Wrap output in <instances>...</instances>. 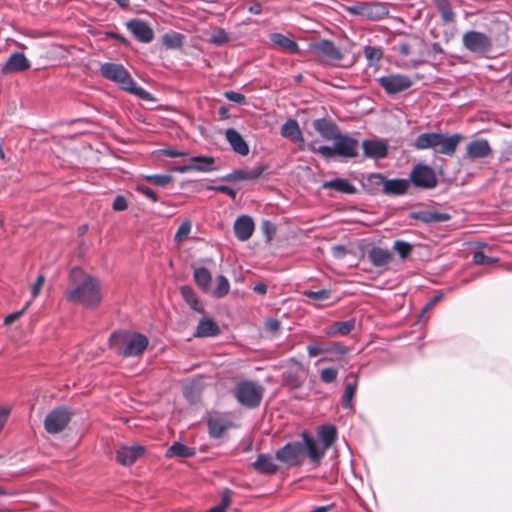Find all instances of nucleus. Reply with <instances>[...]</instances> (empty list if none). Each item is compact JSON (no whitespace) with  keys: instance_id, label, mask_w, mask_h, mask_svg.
<instances>
[{"instance_id":"obj_60","label":"nucleus","mask_w":512,"mask_h":512,"mask_svg":"<svg viewBox=\"0 0 512 512\" xmlns=\"http://www.w3.org/2000/svg\"><path fill=\"white\" fill-rule=\"evenodd\" d=\"M30 302H28L26 304V306L19 310V311H16V312H13V313H10L8 314L5 318H4V323L6 325H9V324H12L14 321H16L23 313L24 311L26 310V308L29 306Z\"/></svg>"},{"instance_id":"obj_3","label":"nucleus","mask_w":512,"mask_h":512,"mask_svg":"<svg viewBox=\"0 0 512 512\" xmlns=\"http://www.w3.org/2000/svg\"><path fill=\"white\" fill-rule=\"evenodd\" d=\"M148 343V338L145 335L130 331H116L109 338L110 347L123 357L141 355Z\"/></svg>"},{"instance_id":"obj_44","label":"nucleus","mask_w":512,"mask_h":512,"mask_svg":"<svg viewBox=\"0 0 512 512\" xmlns=\"http://www.w3.org/2000/svg\"><path fill=\"white\" fill-rule=\"evenodd\" d=\"M393 250L400 258L405 259L412 252V245L403 240H396L393 244Z\"/></svg>"},{"instance_id":"obj_53","label":"nucleus","mask_w":512,"mask_h":512,"mask_svg":"<svg viewBox=\"0 0 512 512\" xmlns=\"http://www.w3.org/2000/svg\"><path fill=\"white\" fill-rule=\"evenodd\" d=\"M307 352L309 357H317L321 354L327 353V344L315 343L307 346Z\"/></svg>"},{"instance_id":"obj_22","label":"nucleus","mask_w":512,"mask_h":512,"mask_svg":"<svg viewBox=\"0 0 512 512\" xmlns=\"http://www.w3.org/2000/svg\"><path fill=\"white\" fill-rule=\"evenodd\" d=\"M209 435L212 438H220L231 427V422L218 414L210 415L207 420Z\"/></svg>"},{"instance_id":"obj_48","label":"nucleus","mask_w":512,"mask_h":512,"mask_svg":"<svg viewBox=\"0 0 512 512\" xmlns=\"http://www.w3.org/2000/svg\"><path fill=\"white\" fill-rule=\"evenodd\" d=\"M338 370L333 367L324 368L320 371V379L323 383L329 384L336 380Z\"/></svg>"},{"instance_id":"obj_56","label":"nucleus","mask_w":512,"mask_h":512,"mask_svg":"<svg viewBox=\"0 0 512 512\" xmlns=\"http://www.w3.org/2000/svg\"><path fill=\"white\" fill-rule=\"evenodd\" d=\"M355 391L352 390V388H348L345 386V390L342 396V406L343 408L349 409L352 407V400L354 397Z\"/></svg>"},{"instance_id":"obj_26","label":"nucleus","mask_w":512,"mask_h":512,"mask_svg":"<svg viewBox=\"0 0 512 512\" xmlns=\"http://www.w3.org/2000/svg\"><path fill=\"white\" fill-rule=\"evenodd\" d=\"M281 135L294 143H304L303 134L300 130L299 124L294 119L287 120L281 126Z\"/></svg>"},{"instance_id":"obj_15","label":"nucleus","mask_w":512,"mask_h":512,"mask_svg":"<svg viewBox=\"0 0 512 512\" xmlns=\"http://www.w3.org/2000/svg\"><path fill=\"white\" fill-rule=\"evenodd\" d=\"M127 29L142 43H150L154 38L152 28L143 20L132 19L126 22Z\"/></svg>"},{"instance_id":"obj_43","label":"nucleus","mask_w":512,"mask_h":512,"mask_svg":"<svg viewBox=\"0 0 512 512\" xmlns=\"http://www.w3.org/2000/svg\"><path fill=\"white\" fill-rule=\"evenodd\" d=\"M182 35L179 33L165 34L162 37V42L167 48H179L182 45Z\"/></svg>"},{"instance_id":"obj_41","label":"nucleus","mask_w":512,"mask_h":512,"mask_svg":"<svg viewBox=\"0 0 512 512\" xmlns=\"http://www.w3.org/2000/svg\"><path fill=\"white\" fill-rule=\"evenodd\" d=\"M355 327V320L350 319L346 321H339L336 322L332 329L327 333L329 335L333 334H341V335H347L349 334Z\"/></svg>"},{"instance_id":"obj_46","label":"nucleus","mask_w":512,"mask_h":512,"mask_svg":"<svg viewBox=\"0 0 512 512\" xmlns=\"http://www.w3.org/2000/svg\"><path fill=\"white\" fill-rule=\"evenodd\" d=\"M308 148L310 151L317 152L325 158H332L334 156H337L334 144H333V146L323 145V146H319L318 148H316L313 144H309Z\"/></svg>"},{"instance_id":"obj_33","label":"nucleus","mask_w":512,"mask_h":512,"mask_svg":"<svg viewBox=\"0 0 512 512\" xmlns=\"http://www.w3.org/2000/svg\"><path fill=\"white\" fill-rule=\"evenodd\" d=\"M263 167H256L251 170H235L224 177L228 181L254 180L262 175Z\"/></svg>"},{"instance_id":"obj_34","label":"nucleus","mask_w":512,"mask_h":512,"mask_svg":"<svg viewBox=\"0 0 512 512\" xmlns=\"http://www.w3.org/2000/svg\"><path fill=\"white\" fill-rule=\"evenodd\" d=\"M193 278L198 287L205 293L210 291V283L212 280L211 273L205 267H199L194 270Z\"/></svg>"},{"instance_id":"obj_14","label":"nucleus","mask_w":512,"mask_h":512,"mask_svg":"<svg viewBox=\"0 0 512 512\" xmlns=\"http://www.w3.org/2000/svg\"><path fill=\"white\" fill-rule=\"evenodd\" d=\"M30 66L31 63L24 53L14 52L1 67V72L3 75L19 73L28 70Z\"/></svg>"},{"instance_id":"obj_36","label":"nucleus","mask_w":512,"mask_h":512,"mask_svg":"<svg viewBox=\"0 0 512 512\" xmlns=\"http://www.w3.org/2000/svg\"><path fill=\"white\" fill-rule=\"evenodd\" d=\"M271 41L291 53H297L299 50L298 44L295 41L280 33L272 34Z\"/></svg>"},{"instance_id":"obj_49","label":"nucleus","mask_w":512,"mask_h":512,"mask_svg":"<svg viewBox=\"0 0 512 512\" xmlns=\"http://www.w3.org/2000/svg\"><path fill=\"white\" fill-rule=\"evenodd\" d=\"M230 501V491L225 490L222 494L221 502L218 505L210 508L207 512H226Z\"/></svg>"},{"instance_id":"obj_59","label":"nucleus","mask_w":512,"mask_h":512,"mask_svg":"<svg viewBox=\"0 0 512 512\" xmlns=\"http://www.w3.org/2000/svg\"><path fill=\"white\" fill-rule=\"evenodd\" d=\"M112 208L115 211H124L125 209H127L126 199L123 196L118 195L113 201Z\"/></svg>"},{"instance_id":"obj_39","label":"nucleus","mask_w":512,"mask_h":512,"mask_svg":"<svg viewBox=\"0 0 512 512\" xmlns=\"http://www.w3.org/2000/svg\"><path fill=\"white\" fill-rule=\"evenodd\" d=\"M364 55L369 66L377 67L383 57V51L379 47L365 46Z\"/></svg>"},{"instance_id":"obj_57","label":"nucleus","mask_w":512,"mask_h":512,"mask_svg":"<svg viewBox=\"0 0 512 512\" xmlns=\"http://www.w3.org/2000/svg\"><path fill=\"white\" fill-rule=\"evenodd\" d=\"M44 281L45 277L42 274H40L31 288L32 300H34L39 295L41 288L44 284Z\"/></svg>"},{"instance_id":"obj_51","label":"nucleus","mask_w":512,"mask_h":512,"mask_svg":"<svg viewBox=\"0 0 512 512\" xmlns=\"http://www.w3.org/2000/svg\"><path fill=\"white\" fill-rule=\"evenodd\" d=\"M147 180L154 185L164 187L172 181V177L168 174H155L147 176Z\"/></svg>"},{"instance_id":"obj_21","label":"nucleus","mask_w":512,"mask_h":512,"mask_svg":"<svg viewBox=\"0 0 512 512\" xmlns=\"http://www.w3.org/2000/svg\"><path fill=\"white\" fill-rule=\"evenodd\" d=\"M254 222L251 217L242 215L234 222V233L238 240L247 241L253 234Z\"/></svg>"},{"instance_id":"obj_24","label":"nucleus","mask_w":512,"mask_h":512,"mask_svg":"<svg viewBox=\"0 0 512 512\" xmlns=\"http://www.w3.org/2000/svg\"><path fill=\"white\" fill-rule=\"evenodd\" d=\"M220 332V327L212 318L203 317L200 319L193 335L198 338L215 337Z\"/></svg>"},{"instance_id":"obj_12","label":"nucleus","mask_w":512,"mask_h":512,"mask_svg":"<svg viewBox=\"0 0 512 512\" xmlns=\"http://www.w3.org/2000/svg\"><path fill=\"white\" fill-rule=\"evenodd\" d=\"M463 45L472 52H485L490 48L491 42L484 33L469 31L463 36Z\"/></svg>"},{"instance_id":"obj_37","label":"nucleus","mask_w":512,"mask_h":512,"mask_svg":"<svg viewBox=\"0 0 512 512\" xmlns=\"http://www.w3.org/2000/svg\"><path fill=\"white\" fill-rule=\"evenodd\" d=\"M324 449H328L336 440L337 432L333 425H323L318 432Z\"/></svg>"},{"instance_id":"obj_40","label":"nucleus","mask_w":512,"mask_h":512,"mask_svg":"<svg viewBox=\"0 0 512 512\" xmlns=\"http://www.w3.org/2000/svg\"><path fill=\"white\" fill-rule=\"evenodd\" d=\"M230 283L224 275L216 277V287L213 289L212 294L216 298H223L229 293Z\"/></svg>"},{"instance_id":"obj_63","label":"nucleus","mask_w":512,"mask_h":512,"mask_svg":"<svg viewBox=\"0 0 512 512\" xmlns=\"http://www.w3.org/2000/svg\"><path fill=\"white\" fill-rule=\"evenodd\" d=\"M10 411H11V409L8 407H0V431L6 424L9 414H10Z\"/></svg>"},{"instance_id":"obj_19","label":"nucleus","mask_w":512,"mask_h":512,"mask_svg":"<svg viewBox=\"0 0 512 512\" xmlns=\"http://www.w3.org/2000/svg\"><path fill=\"white\" fill-rule=\"evenodd\" d=\"M312 49L316 55L328 60L339 61L343 58L340 49L330 40H322L314 44Z\"/></svg>"},{"instance_id":"obj_4","label":"nucleus","mask_w":512,"mask_h":512,"mask_svg":"<svg viewBox=\"0 0 512 512\" xmlns=\"http://www.w3.org/2000/svg\"><path fill=\"white\" fill-rule=\"evenodd\" d=\"M264 387L254 381H241L234 388V397L243 406L253 409L260 405Z\"/></svg>"},{"instance_id":"obj_6","label":"nucleus","mask_w":512,"mask_h":512,"mask_svg":"<svg viewBox=\"0 0 512 512\" xmlns=\"http://www.w3.org/2000/svg\"><path fill=\"white\" fill-rule=\"evenodd\" d=\"M410 184L423 189H432L437 185L435 171L428 165L416 164L410 172Z\"/></svg>"},{"instance_id":"obj_1","label":"nucleus","mask_w":512,"mask_h":512,"mask_svg":"<svg viewBox=\"0 0 512 512\" xmlns=\"http://www.w3.org/2000/svg\"><path fill=\"white\" fill-rule=\"evenodd\" d=\"M66 298L86 307H94L101 301L99 282L86 274L81 268H73L69 276Z\"/></svg>"},{"instance_id":"obj_28","label":"nucleus","mask_w":512,"mask_h":512,"mask_svg":"<svg viewBox=\"0 0 512 512\" xmlns=\"http://www.w3.org/2000/svg\"><path fill=\"white\" fill-rule=\"evenodd\" d=\"M369 261L375 267L389 264L393 258L392 252L381 247H373L368 252Z\"/></svg>"},{"instance_id":"obj_52","label":"nucleus","mask_w":512,"mask_h":512,"mask_svg":"<svg viewBox=\"0 0 512 512\" xmlns=\"http://www.w3.org/2000/svg\"><path fill=\"white\" fill-rule=\"evenodd\" d=\"M228 34L226 33V31L224 29H216L211 37H210V42L215 44V45H223L225 44L227 41H228Z\"/></svg>"},{"instance_id":"obj_13","label":"nucleus","mask_w":512,"mask_h":512,"mask_svg":"<svg viewBox=\"0 0 512 512\" xmlns=\"http://www.w3.org/2000/svg\"><path fill=\"white\" fill-rule=\"evenodd\" d=\"M463 140V135L456 133L453 135H447L444 133L439 134V139L436 143L435 153L443 154L446 156H453L459 143Z\"/></svg>"},{"instance_id":"obj_23","label":"nucleus","mask_w":512,"mask_h":512,"mask_svg":"<svg viewBox=\"0 0 512 512\" xmlns=\"http://www.w3.org/2000/svg\"><path fill=\"white\" fill-rule=\"evenodd\" d=\"M312 125L325 140H333L340 133L337 125L326 118L315 119Z\"/></svg>"},{"instance_id":"obj_17","label":"nucleus","mask_w":512,"mask_h":512,"mask_svg":"<svg viewBox=\"0 0 512 512\" xmlns=\"http://www.w3.org/2000/svg\"><path fill=\"white\" fill-rule=\"evenodd\" d=\"M492 154V148L486 139H476L466 146L465 157L469 159H482Z\"/></svg>"},{"instance_id":"obj_31","label":"nucleus","mask_w":512,"mask_h":512,"mask_svg":"<svg viewBox=\"0 0 512 512\" xmlns=\"http://www.w3.org/2000/svg\"><path fill=\"white\" fill-rule=\"evenodd\" d=\"M438 132L422 133L416 137L413 146L417 150L435 149L437 140L439 139Z\"/></svg>"},{"instance_id":"obj_29","label":"nucleus","mask_w":512,"mask_h":512,"mask_svg":"<svg viewBox=\"0 0 512 512\" xmlns=\"http://www.w3.org/2000/svg\"><path fill=\"white\" fill-rule=\"evenodd\" d=\"M303 441L304 450L306 449L309 458L313 462H319L327 449H324L323 445L320 447L317 441L310 437L307 433H303Z\"/></svg>"},{"instance_id":"obj_5","label":"nucleus","mask_w":512,"mask_h":512,"mask_svg":"<svg viewBox=\"0 0 512 512\" xmlns=\"http://www.w3.org/2000/svg\"><path fill=\"white\" fill-rule=\"evenodd\" d=\"M369 182L382 186V192L386 195H404L410 188V181L408 179H390L387 180L382 174H371Z\"/></svg>"},{"instance_id":"obj_61","label":"nucleus","mask_w":512,"mask_h":512,"mask_svg":"<svg viewBox=\"0 0 512 512\" xmlns=\"http://www.w3.org/2000/svg\"><path fill=\"white\" fill-rule=\"evenodd\" d=\"M225 97L235 103L241 104L245 101V96L241 93L235 92V91H228L225 92Z\"/></svg>"},{"instance_id":"obj_42","label":"nucleus","mask_w":512,"mask_h":512,"mask_svg":"<svg viewBox=\"0 0 512 512\" xmlns=\"http://www.w3.org/2000/svg\"><path fill=\"white\" fill-rule=\"evenodd\" d=\"M191 228L192 223L190 220H185L184 222H182L174 235V241L180 244L184 240H186L188 238L189 233L191 232Z\"/></svg>"},{"instance_id":"obj_50","label":"nucleus","mask_w":512,"mask_h":512,"mask_svg":"<svg viewBox=\"0 0 512 512\" xmlns=\"http://www.w3.org/2000/svg\"><path fill=\"white\" fill-rule=\"evenodd\" d=\"M349 352V348L343 345L341 342H331L327 344V353H332L337 356L346 355Z\"/></svg>"},{"instance_id":"obj_35","label":"nucleus","mask_w":512,"mask_h":512,"mask_svg":"<svg viewBox=\"0 0 512 512\" xmlns=\"http://www.w3.org/2000/svg\"><path fill=\"white\" fill-rule=\"evenodd\" d=\"M181 295L186 303L193 309L199 313L204 312V308L200 303L196 293L190 286H182L180 289Z\"/></svg>"},{"instance_id":"obj_9","label":"nucleus","mask_w":512,"mask_h":512,"mask_svg":"<svg viewBox=\"0 0 512 512\" xmlns=\"http://www.w3.org/2000/svg\"><path fill=\"white\" fill-rule=\"evenodd\" d=\"M304 453V446L300 442L287 443L284 447L276 452V458L289 465L296 466L301 462Z\"/></svg>"},{"instance_id":"obj_20","label":"nucleus","mask_w":512,"mask_h":512,"mask_svg":"<svg viewBox=\"0 0 512 512\" xmlns=\"http://www.w3.org/2000/svg\"><path fill=\"white\" fill-rule=\"evenodd\" d=\"M362 148L364 156L367 158L381 159L388 154V146L383 140H364Z\"/></svg>"},{"instance_id":"obj_58","label":"nucleus","mask_w":512,"mask_h":512,"mask_svg":"<svg viewBox=\"0 0 512 512\" xmlns=\"http://www.w3.org/2000/svg\"><path fill=\"white\" fill-rule=\"evenodd\" d=\"M438 10H439V12L441 14V18L445 22H453L454 21L455 15H454V12L452 10L451 5L443 7V8H440Z\"/></svg>"},{"instance_id":"obj_30","label":"nucleus","mask_w":512,"mask_h":512,"mask_svg":"<svg viewBox=\"0 0 512 512\" xmlns=\"http://www.w3.org/2000/svg\"><path fill=\"white\" fill-rule=\"evenodd\" d=\"M323 189H333L337 192L353 195L357 192L356 187L347 179L335 178L322 183Z\"/></svg>"},{"instance_id":"obj_47","label":"nucleus","mask_w":512,"mask_h":512,"mask_svg":"<svg viewBox=\"0 0 512 512\" xmlns=\"http://www.w3.org/2000/svg\"><path fill=\"white\" fill-rule=\"evenodd\" d=\"M304 295L315 301H325L330 298L331 291L328 289H321L318 291L306 290Z\"/></svg>"},{"instance_id":"obj_8","label":"nucleus","mask_w":512,"mask_h":512,"mask_svg":"<svg viewBox=\"0 0 512 512\" xmlns=\"http://www.w3.org/2000/svg\"><path fill=\"white\" fill-rule=\"evenodd\" d=\"M379 85L388 95H394L409 89L413 82L409 76L403 74H389L377 79Z\"/></svg>"},{"instance_id":"obj_7","label":"nucleus","mask_w":512,"mask_h":512,"mask_svg":"<svg viewBox=\"0 0 512 512\" xmlns=\"http://www.w3.org/2000/svg\"><path fill=\"white\" fill-rule=\"evenodd\" d=\"M72 413L66 407L54 408L45 418L44 427L50 434H57L64 430L71 420Z\"/></svg>"},{"instance_id":"obj_32","label":"nucleus","mask_w":512,"mask_h":512,"mask_svg":"<svg viewBox=\"0 0 512 512\" xmlns=\"http://www.w3.org/2000/svg\"><path fill=\"white\" fill-rule=\"evenodd\" d=\"M190 165L193 171L197 172H210L215 170V159L211 156H193L190 158Z\"/></svg>"},{"instance_id":"obj_64","label":"nucleus","mask_w":512,"mask_h":512,"mask_svg":"<svg viewBox=\"0 0 512 512\" xmlns=\"http://www.w3.org/2000/svg\"><path fill=\"white\" fill-rule=\"evenodd\" d=\"M213 189L218 192L225 193L233 199L236 197V194H237L235 190H233L232 188H230L229 186H226V185H219V186L214 187Z\"/></svg>"},{"instance_id":"obj_10","label":"nucleus","mask_w":512,"mask_h":512,"mask_svg":"<svg viewBox=\"0 0 512 512\" xmlns=\"http://www.w3.org/2000/svg\"><path fill=\"white\" fill-rule=\"evenodd\" d=\"M333 142L337 156L353 158L358 155L359 142L355 138L339 133Z\"/></svg>"},{"instance_id":"obj_62","label":"nucleus","mask_w":512,"mask_h":512,"mask_svg":"<svg viewBox=\"0 0 512 512\" xmlns=\"http://www.w3.org/2000/svg\"><path fill=\"white\" fill-rule=\"evenodd\" d=\"M346 379H347V383L345 386L348 388H352V390L356 392L357 385H358V375L354 372H350L347 375Z\"/></svg>"},{"instance_id":"obj_54","label":"nucleus","mask_w":512,"mask_h":512,"mask_svg":"<svg viewBox=\"0 0 512 512\" xmlns=\"http://www.w3.org/2000/svg\"><path fill=\"white\" fill-rule=\"evenodd\" d=\"M497 259L486 256L483 252L477 251L473 255V263L476 265H489L495 263Z\"/></svg>"},{"instance_id":"obj_38","label":"nucleus","mask_w":512,"mask_h":512,"mask_svg":"<svg viewBox=\"0 0 512 512\" xmlns=\"http://www.w3.org/2000/svg\"><path fill=\"white\" fill-rule=\"evenodd\" d=\"M166 455L168 457L176 456L180 458H189L195 455V449L190 448L179 442H175L173 445L169 447Z\"/></svg>"},{"instance_id":"obj_55","label":"nucleus","mask_w":512,"mask_h":512,"mask_svg":"<svg viewBox=\"0 0 512 512\" xmlns=\"http://www.w3.org/2000/svg\"><path fill=\"white\" fill-rule=\"evenodd\" d=\"M443 52L444 51L441 45L438 42H434L432 44L431 49H427V47L424 49L425 59L427 60L428 58H431L433 60H436V55L442 54Z\"/></svg>"},{"instance_id":"obj_45","label":"nucleus","mask_w":512,"mask_h":512,"mask_svg":"<svg viewBox=\"0 0 512 512\" xmlns=\"http://www.w3.org/2000/svg\"><path fill=\"white\" fill-rule=\"evenodd\" d=\"M284 383L290 389H298L302 386L303 380L293 372H287L283 376Z\"/></svg>"},{"instance_id":"obj_11","label":"nucleus","mask_w":512,"mask_h":512,"mask_svg":"<svg viewBox=\"0 0 512 512\" xmlns=\"http://www.w3.org/2000/svg\"><path fill=\"white\" fill-rule=\"evenodd\" d=\"M426 44L421 39H415L412 43H401L398 46V52L400 55L407 57L414 54L417 51V57L411 59V66L416 68L426 63L424 49Z\"/></svg>"},{"instance_id":"obj_16","label":"nucleus","mask_w":512,"mask_h":512,"mask_svg":"<svg viewBox=\"0 0 512 512\" xmlns=\"http://www.w3.org/2000/svg\"><path fill=\"white\" fill-rule=\"evenodd\" d=\"M144 453L145 448L141 445L122 446L116 452V459L121 465L129 466Z\"/></svg>"},{"instance_id":"obj_27","label":"nucleus","mask_w":512,"mask_h":512,"mask_svg":"<svg viewBox=\"0 0 512 512\" xmlns=\"http://www.w3.org/2000/svg\"><path fill=\"white\" fill-rule=\"evenodd\" d=\"M253 468L261 474H274L278 470L274 458L269 454H259Z\"/></svg>"},{"instance_id":"obj_18","label":"nucleus","mask_w":512,"mask_h":512,"mask_svg":"<svg viewBox=\"0 0 512 512\" xmlns=\"http://www.w3.org/2000/svg\"><path fill=\"white\" fill-rule=\"evenodd\" d=\"M410 218L420 221L424 224L441 223L451 219L448 213L438 212L434 210H416L410 213Z\"/></svg>"},{"instance_id":"obj_25","label":"nucleus","mask_w":512,"mask_h":512,"mask_svg":"<svg viewBox=\"0 0 512 512\" xmlns=\"http://www.w3.org/2000/svg\"><path fill=\"white\" fill-rule=\"evenodd\" d=\"M225 137L236 153L240 154L241 156L248 155L249 146L238 131L233 128H229L225 132Z\"/></svg>"},{"instance_id":"obj_2","label":"nucleus","mask_w":512,"mask_h":512,"mask_svg":"<svg viewBox=\"0 0 512 512\" xmlns=\"http://www.w3.org/2000/svg\"><path fill=\"white\" fill-rule=\"evenodd\" d=\"M101 75L116 83L122 90L127 91L142 100H151L152 95L144 88L137 86L127 69L116 63H104L100 67Z\"/></svg>"}]
</instances>
